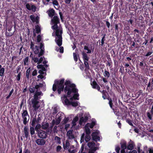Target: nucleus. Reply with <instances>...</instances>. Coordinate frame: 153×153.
<instances>
[{
    "label": "nucleus",
    "instance_id": "nucleus-53",
    "mask_svg": "<svg viewBox=\"0 0 153 153\" xmlns=\"http://www.w3.org/2000/svg\"><path fill=\"white\" fill-rule=\"evenodd\" d=\"M147 116L148 117L150 120H152V117L151 115L149 112L147 113Z\"/></svg>",
    "mask_w": 153,
    "mask_h": 153
},
{
    "label": "nucleus",
    "instance_id": "nucleus-20",
    "mask_svg": "<svg viewBox=\"0 0 153 153\" xmlns=\"http://www.w3.org/2000/svg\"><path fill=\"white\" fill-rule=\"evenodd\" d=\"M70 146V143L68 140H66L65 142V143H63V148L64 149H68L69 146Z\"/></svg>",
    "mask_w": 153,
    "mask_h": 153
},
{
    "label": "nucleus",
    "instance_id": "nucleus-1",
    "mask_svg": "<svg viewBox=\"0 0 153 153\" xmlns=\"http://www.w3.org/2000/svg\"><path fill=\"white\" fill-rule=\"evenodd\" d=\"M65 87L64 91L65 93L67 92L68 97H69L72 93H74V96L73 97L70 98V101H69L65 95L62 97L61 98L62 102L64 104L66 105H71L74 107L77 106L78 105L77 101H71L73 99L77 100H79V94L77 93L78 90L76 88L75 85L72 83L69 80H66L65 83Z\"/></svg>",
    "mask_w": 153,
    "mask_h": 153
},
{
    "label": "nucleus",
    "instance_id": "nucleus-22",
    "mask_svg": "<svg viewBox=\"0 0 153 153\" xmlns=\"http://www.w3.org/2000/svg\"><path fill=\"white\" fill-rule=\"evenodd\" d=\"M120 143L122 149H126V143L125 141L124 140L122 141Z\"/></svg>",
    "mask_w": 153,
    "mask_h": 153
},
{
    "label": "nucleus",
    "instance_id": "nucleus-32",
    "mask_svg": "<svg viewBox=\"0 0 153 153\" xmlns=\"http://www.w3.org/2000/svg\"><path fill=\"white\" fill-rule=\"evenodd\" d=\"M28 57H26L24 60V65H28Z\"/></svg>",
    "mask_w": 153,
    "mask_h": 153
},
{
    "label": "nucleus",
    "instance_id": "nucleus-41",
    "mask_svg": "<svg viewBox=\"0 0 153 153\" xmlns=\"http://www.w3.org/2000/svg\"><path fill=\"white\" fill-rule=\"evenodd\" d=\"M37 122V121L36 120V118H34L33 119L32 121L31 125L32 126H34L36 123Z\"/></svg>",
    "mask_w": 153,
    "mask_h": 153
},
{
    "label": "nucleus",
    "instance_id": "nucleus-52",
    "mask_svg": "<svg viewBox=\"0 0 153 153\" xmlns=\"http://www.w3.org/2000/svg\"><path fill=\"white\" fill-rule=\"evenodd\" d=\"M153 53L152 51H151L148 52L145 55L146 56H148L152 54Z\"/></svg>",
    "mask_w": 153,
    "mask_h": 153
},
{
    "label": "nucleus",
    "instance_id": "nucleus-37",
    "mask_svg": "<svg viewBox=\"0 0 153 153\" xmlns=\"http://www.w3.org/2000/svg\"><path fill=\"white\" fill-rule=\"evenodd\" d=\"M36 33H39L40 32V28L39 26L37 25L36 27Z\"/></svg>",
    "mask_w": 153,
    "mask_h": 153
},
{
    "label": "nucleus",
    "instance_id": "nucleus-46",
    "mask_svg": "<svg viewBox=\"0 0 153 153\" xmlns=\"http://www.w3.org/2000/svg\"><path fill=\"white\" fill-rule=\"evenodd\" d=\"M85 136L84 133H83L81 137L80 142L82 143L84 140V137Z\"/></svg>",
    "mask_w": 153,
    "mask_h": 153
},
{
    "label": "nucleus",
    "instance_id": "nucleus-15",
    "mask_svg": "<svg viewBox=\"0 0 153 153\" xmlns=\"http://www.w3.org/2000/svg\"><path fill=\"white\" fill-rule=\"evenodd\" d=\"M43 45L42 43H41L39 47V49L40 50V53L39 54V57L42 55L44 53V47H43Z\"/></svg>",
    "mask_w": 153,
    "mask_h": 153
},
{
    "label": "nucleus",
    "instance_id": "nucleus-60",
    "mask_svg": "<svg viewBox=\"0 0 153 153\" xmlns=\"http://www.w3.org/2000/svg\"><path fill=\"white\" fill-rule=\"evenodd\" d=\"M37 74V72L36 70H34L32 73V75L33 76H35Z\"/></svg>",
    "mask_w": 153,
    "mask_h": 153
},
{
    "label": "nucleus",
    "instance_id": "nucleus-16",
    "mask_svg": "<svg viewBox=\"0 0 153 153\" xmlns=\"http://www.w3.org/2000/svg\"><path fill=\"white\" fill-rule=\"evenodd\" d=\"M65 117L64 114L62 112L58 113L56 116V118L61 120L62 119Z\"/></svg>",
    "mask_w": 153,
    "mask_h": 153
},
{
    "label": "nucleus",
    "instance_id": "nucleus-42",
    "mask_svg": "<svg viewBox=\"0 0 153 153\" xmlns=\"http://www.w3.org/2000/svg\"><path fill=\"white\" fill-rule=\"evenodd\" d=\"M88 61H84V65L86 68H89V65L88 63Z\"/></svg>",
    "mask_w": 153,
    "mask_h": 153
},
{
    "label": "nucleus",
    "instance_id": "nucleus-47",
    "mask_svg": "<svg viewBox=\"0 0 153 153\" xmlns=\"http://www.w3.org/2000/svg\"><path fill=\"white\" fill-rule=\"evenodd\" d=\"M68 151L69 152L71 153H75L76 152V151L75 149H73L71 150V149H68Z\"/></svg>",
    "mask_w": 153,
    "mask_h": 153
},
{
    "label": "nucleus",
    "instance_id": "nucleus-43",
    "mask_svg": "<svg viewBox=\"0 0 153 153\" xmlns=\"http://www.w3.org/2000/svg\"><path fill=\"white\" fill-rule=\"evenodd\" d=\"M77 120V118H75L72 121V124H73V126H74L76 124V123Z\"/></svg>",
    "mask_w": 153,
    "mask_h": 153
},
{
    "label": "nucleus",
    "instance_id": "nucleus-50",
    "mask_svg": "<svg viewBox=\"0 0 153 153\" xmlns=\"http://www.w3.org/2000/svg\"><path fill=\"white\" fill-rule=\"evenodd\" d=\"M105 36H104L102 38V39H101V45H102L104 44V41H105Z\"/></svg>",
    "mask_w": 153,
    "mask_h": 153
},
{
    "label": "nucleus",
    "instance_id": "nucleus-36",
    "mask_svg": "<svg viewBox=\"0 0 153 153\" xmlns=\"http://www.w3.org/2000/svg\"><path fill=\"white\" fill-rule=\"evenodd\" d=\"M84 49L85 50H87L88 51L87 52V53H91V51L88 49V46H84Z\"/></svg>",
    "mask_w": 153,
    "mask_h": 153
},
{
    "label": "nucleus",
    "instance_id": "nucleus-2",
    "mask_svg": "<svg viewBox=\"0 0 153 153\" xmlns=\"http://www.w3.org/2000/svg\"><path fill=\"white\" fill-rule=\"evenodd\" d=\"M59 23V18L56 16H54L51 20V24L53 26L52 28L56 30L55 42L59 46L62 45V29L60 25H58Z\"/></svg>",
    "mask_w": 153,
    "mask_h": 153
},
{
    "label": "nucleus",
    "instance_id": "nucleus-10",
    "mask_svg": "<svg viewBox=\"0 0 153 153\" xmlns=\"http://www.w3.org/2000/svg\"><path fill=\"white\" fill-rule=\"evenodd\" d=\"M73 130H71L68 131L67 132V136L69 139H72L75 138L74 135L73 133Z\"/></svg>",
    "mask_w": 153,
    "mask_h": 153
},
{
    "label": "nucleus",
    "instance_id": "nucleus-44",
    "mask_svg": "<svg viewBox=\"0 0 153 153\" xmlns=\"http://www.w3.org/2000/svg\"><path fill=\"white\" fill-rule=\"evenodd\" d=\"M36 7L34 5H32L31 6V10H32L33 12H35L36 10Z\"/></svg>",
    "mask_w": 153,
    "mask_h": 153
},
{
    "label": "nucleus",
    "instance_id": "nucleus-11",
    "mask_svg": "<svg viewBox=\"0 0 153 153\" xmlns=\"http://www.w3.org/2000/svg\"><path fill=\"white\" fill-rule=\"evenodd\" d=\"M60 121L61 120H60L56 118L55 120L53 119L51 123L52 125L51 126V127H53L54 125H58L60 123Z\"/></svg>",
    "mask_w": 153,
    "mask_h": 153
},
{
    "label": "nucleus",
    "instance_id": "nucleus-26",
    "mask_svg": "<svg viewBox=\"0 0 153 153\" xmlns=\"http://www.w3.org/2000/svg\"><path fill=\"white\" fill-rule=\"evenodd\" d=\"M87 120V119L84 118L83 117H82L80 119L79 123L80 125H82V124L83 123H85L86 121Z\"/></svg>",
    "mask_w": 153,
    "mask_h": 153
},
{
    "label": "nucleus",
    "instance_id": "nucleus-61",
    "mask_svg": "<svg viewBox=\"0 0 153 153\" xmlns=\"http://www.w3.org/2000/svg\"><path fill=\"white\" fill-rule=\"evenodd\" d=\"M39 87H42L45 85V83L43 82V83H39Z\"/></svg>",
    "mask_w": 153,
    "mask_h": 153
},
{
    "label": "nucleus",
    "instance_id": "nucleus-5",
    "mask_svg": "<svg viewBox=\"0 0 153 153\" xmlns=\"http://www.w3.org/2000/svg\"><path fill=\"white\" fill-rule=\"evenodd\" d=\"M22 117L23 120V123L24 124L26 125L28 123L29 119V116L27 110H23Z\"/></svg>",
    "mask_w": 153,
    "mask_h": 153
},
{
    "label": "nucleus",
    "instance_id": "nucleus-9",
    "mask_svg": "<svg viewBox=\"0 0 153 153\" xmlns=\"http://www.w3.org/2000/svg\"><path fill=\"white\" fill-rule=\"evenodd\" d=\"M46 141L43 139H38L36 140V143L38 145L43 146L45 143Z\"/></svg>",
    "mask_w": 153,
    "mask_h": 153
},
{
    "label": "nucleus",
    "instance_id": "nucleus-27",
    "mask_svg": "<svg viewBox=\"0 0 153 153\" xmlns=\"http://www.w3.org/2000/svg\"><path fill=\"white\" fill-rule=\"evenodd\" d=\"M4 70V68H2L1 65H0V76H2L3 75Z\"/></svg>",
    "mask_w": 153,
    "mask_h": 153
},
{
    "label": "nucleus",
    "instance_id": "nucleus-57",
    "mask_svg": "<svg viewBox=\"0 0 153 153\" xmlns=\"http://www.w3.org/2000/svg\"><path fill=\"white\" fill-rule=\"evenodd\" d=\"M59 52L61 53H63L64 51V49L63 47H61L59 48Z\"/></svg>",
    "mask_w": 153,
    "mask_h": 153
},
{
    "label": "nucleus",
    "instance_id": "nucleus-14",
    "mask_svg": "<svg viewBox=\"0 0 153 153\" xmlns=\"http://www.w3.org/2000/svg\"><path fill=\"white\" fill-rule=\"evenodd\" d=\"M91 85L93 88L96 89L98 91H100V87L95 81H93Z\"/></svg>",
    "mask_w": 153,
    "mask_h": 153
},
{
    "label": "nucleus",
    "instance_id": "nucleus-40",
    "mask_svg": "<svg viewBox=\"0 0 153 153\" xmlns=\"http://www.w3.org/2000/svg\"><path fill=\"white\" fill-rule=\"evenodd\" d=\"M69 118H66L65 117L63 121L62 122V124H65L68 121Z\"/></svg>",
    "mask_w": 153,
    "mask_h": 153
},
{
    "label": "nucleus",
    "instance_id": "nucleus-18",
    "mask_svg": "<svg viewBox=\"0 0 153 153\" xmlns=\"http://www.w3.org/2000/svg\"><path fill=\"white\" fill-rule=\"evenodd\" d=\"M82 58L84 61H88L89 58L88 57L87 55L84 52H82Z\"/></svg>",
    "mask_w": 153,
    "mask_h": 153
},
{
    "label": "nucleus",
    "instance_id": "nucleus-30",
    "mask_svg": "<svg viewBox=\"0 0 153 153\" xmlns=\"http://www.w3.org/2000/svg\"><path fill=\"white\" fill-rule=\"evenodd\" d=\"M91 139L90 136L89 134H87L85 137V140L86 142H88Z\"/></svg>",
    "mask_w": 153,
    "mask_h": 153
},
{
    "label": "nucleus",
    "instance_id": "nucleus-23",
    "mask_svg": "<svg viewBox=\"0 0 153 153\" xmlns=\"http://www.w3.org/2000/svg\"><path fill=\"white\" fill-rule=\"evenodd\" d=\"M49 126V124L48 123H43L42 125V128L43 129H47Z\"/></svg>",
    "mask_w": 153,
    "mask_h": 153
},
{
    "label": "nucleus",
    "instance_id": "nucleus-24",
    "mask_svg": "<svg viewBox=\"0 0 153 153\" xmlns=\"http://www.w3.org/2000/svg\"><path fill=\"white\" fill-rule=\"evenodd\" d=\"M96 124V121L92 120L91 123H88L86 124V125L91 128H92Z\"/></svg>",
    "mask_w": 153,
    "mask_h": 153
},
{
    "label": "nucleus",
    "instance_id": "nucleus-48",
    "mask_svg": "<svg viewBox=\"0 0 153 153\" xmlns=\"http://www.w3.org/2000/svg\"><path fill=\"white\" fill-rule=\"evenodd\" d=\"M126 122L130 125H131V126H133V124L132 123V122L131 121V120H129V119H127L126 120Z\"/></svg>",
    "mask_w": 153,
    "mask_h": 153
},
{
    "label": "nucleus",
    "instance_id": "nucleus-38",
    "mask_svg": "<svg viewBox=\"0 0 153 153\" xmlns=\"http://www.w3.org/2000/svg\"><path fill=\"white\" fill-rule=\"evenodd\" d=\"M29 91H30V92L31 93H33L35 91V89L34 87H30V88Z\"/></svg>",
    "mask_w": 153,
    "mask_h": 153
},
{
    "label": "nucleus",
    "instance_id": "nucleus-8",
    "mask_svg": "<svg viewBox=\"0 0 153 153\" xmlns=\"http://www.w3.org/2000/svg\"><path fill=\"white\" fill-rule=\"evenodd\" d=\"M87 145L90 149L95 151L97 149V147H95V144L93 142H89L88 143Z\"/></svg>",
    "mask_w": 153,
    "mask_h": 153
},
{
    "label": "nucleus",
    "instance_id": "nucleus-51",
    "mask_svg": "<svg viewBox=\"0 0 153 153\" xmlns=\"http://www.w3.org/2000/svg\"><path fill=\"white\" fill-rule=\"evenodd\" d=\"M73 56L74 59L75 61L76 62L77 61V58L76 55L75 53H73Z\"/></svg>",
    "mask_w": 153,
    "mask_h": 153
},
{
    "label": "nucleus",
    "instance_id": "nucleus-17",
    "mask_svg": "<svg viewBox=\"0 0 153 153\" xmlns=\"http://www.w3.org/2000/svg\"><path fill=\"white\" fill-rule=\"evenodd\" d=\"M47 13L50 17H52L54 15L55 12L53 9H51L47 11Z\"/></svg>",
    "mask_w": 153,
    "mask_h": 153
},
{
    "label": "nucleus",
    "instance_id": "nucleus-49",
    "mask_svg": "<svg viewBox=\"0 0 153 153\" xmlns=\"http://www.w3.org/2000/svg\"><path fill=\"white\" fill-rule=\"evenodd\" d=\"M26 8L29 10H31V7L29 4H27L26 5Z\"/></svg>",
    "mask_w": 153,
    "mask_h": 153
},
{
    "label": "nucleus",
    "instance_id": "nucleus-56",
    "mask_svg": "<svg viewBox=\"0 0 153 153\" xmlns=\"http://www.w3.org/2000/svg\"><path fill=\"white\" fill-rule=\"evenodd\" d=\"M149 153H153V148H149L148 149Z\"/></svg>",
    "mask_w": 153,
    "mask_h": 153
},
{
    "label": "nucleus",
    "instance_id": "nucleus-3",
    "mask_svg": "<svg viewBox=\"0 0 153 153\" xmlns=\"http://www.w3.org/2000/svg\"><path fill=\"white\" fill-rule=\"evenodd\" d=\"M42 93L41 91H36L34 94L33 98L31 99L32 105L35 111H36L40 107L38 99L40 98Z\"/></svg>",
    "mask_w": 153,
    "mask_h": 153
},
{
    "label": "nucleus",
    "instance_id": "nucleus-54",
    "mask_svg": "<svg viewBox=\"0 0 153 153\" xmlns=\"http://www.w3.org/2000/svg\"><path fill=\"white\" fill-rule=\"evenodd\" d=\"M58 112L57 109L56 107H54L53 109V113L56 114Z\"/></svg>",
    "mask_w": 153,
    "mask_h": 153
},
{
    "label": "nucleus",
    "instance_id": "nucleus-39",
    "mask_svg": "<svg viewBox=\"0 0 153 153\" xmlns=\"http://www.w3.org/2000/svg\"><path fill=\"white\" fill-rule=\"evenodd\" d=\"M13 91H14V89H12L11 90V91L10 92L9 95L7 96L6 97V99H8L10 98V96H11V95L13 93Z\"/></svg>",
    "mask_w": 153,
    "mask_h": 153
},
{
    "label": "nucleus",
    "instance_id": "nucleus-63",
    "mask_svg": "<svg viewBox=\"0 0 153 153\" xmlns=\"http://www.w3.org/2000/svg\"><path fill=\"white\" fill-rule=\"evenodd\" d=\"M23 153H30V151L28 149H26L24 151Z\"/></svg>",
    "mask_w": 153,
    "mask_h": 153
},
{
    "label": "nucleus",
    "instance_id": "nucleus-33",
    "mask_svg": "<svg viewBox=\"0 0 153 153\" xmlns=\"http://www.w3.org/2000/svg\"><path fill=\"white\" fill-rule=\"evenodd\" d=\"M21 75L22 73L21 72H19V73L16 76V79L17 81H19L20 80Z\"/></svg>",
    "mask_w": 153,
    "mask_h": 153
},
{
    "label": "nucleus",
    "instance_id": "nucleus-7",
    "mask_svg": "<svg viewBox=\"0 0 153 153\" xmlns=\"http://www.w3.org/2000/svg\"><path fill=\"white\" fill-rule=\"evenodd\" d=\"M38 135L39 138L42 139L45 138L47 136V133L42 130H40L38 131Z\"/></svg>",
    "mask_w": 153,
    "mask_h": 153
},
{
    "label": "nucleus",
    "instance_id": "nucleus-6",
    "mask_svg": "<svg viewBox=\"0 0 153 153\" xmlns=\"http://www.w3.org/2000/svg\"><path fill=\"white\" fill-rule=\"evenodd\" d=\"M99 133V132L98 131H96L92 133V136L93 140L96 141L100 140V137L98 136Z\"/></svg>",
    "mask_w": 153,
    "mask_h": 153
},
{
    "label": "nucleus",
    "instance_id": "nucleus-45",
    "mask_svg": "<svg viewBox=\"0 0 153 153\" xmlns=\"http://www.w3.org/2000/svg\"><path fill=\"white\" fill-rule=\"evenodd\" d=\"M32 60H33L35 63L37 62L38 63V62L39 59L37 57H34L33 58H32Z\"/></svg>",
    "mask_w": 153,
    "mask_h": 153
},
{
    "label": "nucleus",
    "instance_id": "nucleus-4",
    "mask_svg": "<svg viewBox=\"0 0 153 153\" xmlns=\"http://www.w3.org/2000/svg\"><path fill=\"white\" fill-rule=\"evenodd\" d=\"M64 80V79H62L59 81H56L54 84L53 85V91H56L57 88L58 93L59 94H60L61 91H63Z\"/></svg>",
    "mask_w": 153,
    "mask_h": 153
},
{
    "label": "nucleus",
    "instance_id": "nucleus-21",
    "mask_svg": "<svg viewBox=\"0 0 153 153\" xmlns=\"http://www.w3.org/2000/svg\"><path fill=\"white\" fill-rule=\"evenodd\" d=\"M34 53L35 54H39L40 51V50L38 46H36L35 48L33 49Z\"/></svg>",
    "mask_w": 153,
    "mask_h": 153
},
{
    "label": "nucleus",
    "instance_id": "nucleus-29",
    "mask_svg": "<svg viewBox=\"0 0 153 153\" xmlns=\"http://www.w3.org/2000/svg\"><path fill=\"white\" fill-rule=\"evenodd\" d=\"M54 140L56 141V142L59 144H60L61 143L60 141V138L58 137L57 136H56L55 137Z\"/></svg>",
    "mask_w": 153,
    "mask_h": 153
},
{
    "label": "nucleus",
    "instance_id": "nucleus-25",
    "mask_svg": "<svg viewBox=\"0 0 153 153\" xmlns=\"http://www.w3.org/2000/svg\"><path fill=\"white\" fill-rule=\"evenodd\" d=\"M85 130L86 134H90V131L88 127L85 125Z\"/></svg>",
    "mask_w": 153,
    "mask_h": 153
},
{
    "label": "nucleus",
    "instance_id": "nucleus-13",
    "mask_svg": "<svg viewBox=\"0 0 153 153\" xmlns=\"http://www.w3.org/2000/svg\"><path fill=\"white\" fill-rule=\"evenodd\" d=\"M134 146V142L130 140V142L128 143V144L127 147V149L129 150L132 149Z\"/></svg>",
    "mask_w": 153,
    "mask_h": 153
},
{
    "label": "nucleus",
    "instance_id": "nucleus-28",
    "mask_svg": "<svg viewBox=\"0 0 153 153\" xmlns=\"http://www.w3.org/2000/svg\"><path fill=\"white\" fill-rule=\"evenodd\" d=\"M103 75L105 77H107V78H108L110 76V74L109 72L107 71L106 70H105V72L103 74Z\"/></svg>",
    "mask_w": 153,
    "mask_h": 153
},
{
    "label": "nucleus",
    "instance_id": "nucleus-34",
    "mask_svg": "<svg viewBox=\"0 0 153 153\" xmlns=\"http://www.w3.org/2000/svg\"><path fill=\"white\" fill-rule=\"evenodd\" d=\"M30 18L33 22H35L36 21V20L37 19V18H35L34 16L33 15L30 16Z\"/></svg>",
    "mask_w": 153,
    "mask_h": 153
},
{
    "label": "nucleus",
    "instance_id": "nucleus-59",
    "mask_svg": "<svg viewBox=\"0 0 153 153\" xmlns=\"http://www.w3.org/2000/svg\"><path fill=\"white\" fill-rule=\"evenodd\" d=\"M61 147L60 146H58L56 147V151L58 152L61 149Z\"/></svg>",
    "mask_w": 153,
    "mask_h": 153
},
{
    "label": "nucleus",
    "instance_id": "nucleus-58",
    "mask_svg": "<svg viewBox=\"0 0 153 153\" xmlns=\"http://www.w3.org/2000/svg\"><path fill=\"white\" fill-rule=\"evenodd\" d=\"M43 58L41 57L39 60L38 62L37 63L38 64H39L40 63H41V62L43 61Z\"/></svg>",
    "mask_w": 153,
    "mask_h": 153
},
{
    "label": "nucleus",
    "instance_id": "nucleus-55",
    "mask_svg": "<svg viewBox=\"0 0 153 153\" xmlns=\"http://www.w3.org/2000/svg\"><path fill=\"white\" fill-rule=\"evenodd\" d=\"M41 36L40 35H39L37 36V42H39L41 41Z\"/></svg>",
    "mask_w": 153,
    "mask_h": 153
},
{
    "label": "nucleus",
    "instance_id": "nucleus-31",
    "mask_svg": "<svg viewBox=\"0 0 153 153\" xmlns=\"http://www.w3.org/2000/svg\"><path fill=\"white\" fill-rule=\"evenodd\" d=\"M41 127H42V126L40 124H38L36 126V127L35 128V129L36 131L37 132H38L39 131V129H40Z\"/></svg>",
    "mask_w": 153,
    "mask_h": 153
},
{
    "label": "nucleus",
    "instance_id": "nucleus-12",
    "mask_svg": "<svg viewBox=\"0 0 153 153\" xmlns=\"http://www.w3.org/2000/svg\"><path fill=\"white\" fill-rule=\"evenodd\" d=\"M24 133L25 135V137L27 138L28 136H29V129L28 128L25 126L24 128Z\"/></svg>",
    "mask_w": 153,
    "mask_h": 153
},
{
    "label": "nucleus",
    "instance_id": "nucleus-62",
    "mask_svg": "<svg viewBox=\"0 0 153 153\" xmlns=\"http://www.w3.org/2000/svg\"><path fill=\"white\" fill-rule=\"evenodd\" d=\"M34 46V44L32 42H31L30 44V48L32 49H33L34 48H33Z\"/></svg>",
    "mask_w": 153,
    "mask_h": 153
},
{
    "label": "nucleus",
    "instance_id": "nucleus-35",
    "mask_svg": "<svg viewBox=\"0 0 153 153\" xmlns=\"http://www.w3.org/2000/svg\"><path fill=\"white\" fill-rule=\"evenodd\" d=\"M30 133L31 135H33L35 133L34 129L33 127H30Z\"/></svg>",
    "mask_w": 153,
    "mask_h": 153
},
{
    "label": "nucleus",
    "instance_id": "nucleus-64",
    "mask_svg": "<svg viewBox=\"0 0 153 153\" xmlns=\"http://www.w3.org/2000/svg\"><path fill=\"white\" fill-rule=\"evenodd\" d=\"M129 153H137V152L136 150H133L132 151L129 152Z\"/></svg>",
    "mask_w": 153,
    "mask_h": 153
},
{
    "label": "nucleus",
    "instance_id": "nucleus-19",
    "mask_svg": "<svg viewBox=\"0 0 153 153\" xmlns=\"http://www.w3.org/2000/svg\"><path fill=\"white\" fill-rule=\"evenodd\" d=\"M52 1V3L54 7L56 9H58L59 6V3L57 0H51Z\"/></svg>",
    "mask_w": 153,
    "mask_h": 153
}]
</instances>
